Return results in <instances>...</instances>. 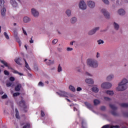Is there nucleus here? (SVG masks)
I'll return each instance as SVG.
<instances>
[{
  "label": "nucleus",
  "instance_id": "nucleus-1",
  "mask_svg": "<svg viewBox=\"0 0 128 128\" xmlns=\"http://www.w3.org/2000/svg\"><path fill=\"white\" fill-rule=\"evenodd\" d=\"M128 80L126 78H124L118 84V86L116 90L118 92H124L128 88Z\"/></svg>",
  "mask_w": 128,
  "mask_h": 128
},
{
  "label": "nucleus",
  "instance_id": "nucleus-2",
  "mask_svg": "<svg viewBox=\"0 0 128 128\" xmlns=\"http://www.w3.org/2000/svg\"><path fill=\"white\" fill-rule=\"evenodd\" d=\"M87 64L92 68H98V62L94 59L87 60Z\"/></svg>",
  "mask_w": 128,
  "mask_h": 128
},
{
  "label": "nucleus",
  "instance_id": "nucleus-3",
  "mask_svg": "<svg viewBox=\"0 0 128 128\" xmlns=\"http://www.w3.org/2000/svg\"><path fill=\"white\" fill-rule=\"evenodd\" d=\"M78 7L80 10H86L88 8V6L84 0H81L79 2Z\"/></svg>",
  "mask_w": 128,
  "mask_h": 128
},
{
  "label": "nucleus",
  "instance_id": "nucleus-4",
  "mask_svg": "<svg viewBox=\"0 0 128 128\" xmlns=\"http://www.w3.org/2000/svg\"><path fill=\"white\" fill-rule=\"evenodd\" d=\"M101 12L104 16L106 18V20H110V14L106 9L102 8L101 10Z\"/></svg>",
  "mask_w": 128,
  "mask_h": 128
},
{
  "label": "nucleus",
  "instance_id": "nucleus-5",
  "mask_svg": "<svg viewBox=\"0 0 128 128\" xmlns=\"http://www.w3.org/2000/svg\"><path fill=\"white\" fill-rule=\"evenodd\" d=\"M31 14L34 16V18H38L40 16V12L35 8H31Z\"/></svg>",
  "mask_w": 128,
  "mask_h": 128
},
{
  "label": "nucleus",
  "instance_id": "nucleus-6",
  "mask_svg": "<svg viewBox=\"0 0 128 128\" xmlns=\"http://www.w3.org/2000/svg\"><path fill=\"white\" fill-rule=\"evenodd\" d=\"M98 30H100V27H96L90 30L88 32V36H94L98 32Z\"/></svg>",
  "mask_w": 128,
  "mask_h": 128
},
{
  "label": "nucleus",
  "instance_id": "nucleus-7",
  "mask_svg": "<svg viewBox=\"0 0 128 128\" xmlns=\"http://www.w3.org/2000/svg\"><path fill=\"white\" fill-rule=\"evenodd\" d=\"M111 83L108 82H104L102 83L101 85L102 88H110L112 86Z\"/></svg>",
  "mask_w": 128,
  "mask_h": 128
},
{
  "label": "nucleus",
  "instance_id": "nucleus-8",
  "mask_svg": "<svg viewBox=\"0 0 128 128\" xmlns=\"http://www.w3.org/2000/svg\"><path fill=\"white\" fill-rule=\"evenodd\" d=\"M87 6L90 8H96V2L92 0H88L87 2Z\"/></svg>",
  "mask_w": 128,
  "mask_h": 128
},
{
  "label": "nucleus",
  "instance_id": "nucleus-9",
  "mask_svg": "<svg viewBox=\"0 0 128 128\" xmlns=\"http://www.w3.org/2000/svg\"><path fill=\"white\" fill-rule=\"evenodd\" d=\"M57 94L60 96H62L64 98H68V94L67 92L64 91H60V92H57Z\"/></svg>",
  "mask_w": 128,
  "mask_h": 128
},
{
  "label": "nucleus",
  "instance_id": "nucleus-10",
  "mask_svg": "<svg viewBox=\"0 0 128 128\" xmlns=\"http://www.w3.org/2000/svg\"><path fill=\"white\" fill-rule=\"evenodd\" d=\"M118 14H119V16H126V10L124 9L120 8L118 10Z\"/></svg>",
  "mask_w": 128,
  "mask_h": 128
},
{
  "label": "nucleus",
  "instance_id": "nucleus-11",
  "mask_svg": "<svg viewBox=\"0 0 128 128\" xmlns=\"http://www.w3.org/2000/svg\"><path fill=\"white\" fill-rule=\"evenodd\" d=\"M114 78V74H110L108 75L106 78V80L108 82H110Z\"/></svg>",
  "mask_w": 128,
  "mask_h": 128
},
{
  "label": "nucleus",
  "instance_id": "nucleus-12",
  "mask_svg": "<svg viewBox=\"0 0 128 128\" xmlns=\"http://www.w3.org/2000/svg\"><path fill=\"white\" fill-rule=\"evenodd\" d=\"M113 28L115 30L118 32V30H120V24L116 23V22H113Z\"/></svg>",
  "mask_w": 128,
  "mask_h": 128
},
{
  "label": "nucleus",
  "instance_id": "nucleus-13",
  "mask_svg": "<svg viewBox=\"0 0 128 128\" xmlns=\"http://www.w3.org/2000/svg\"><path fill=\"white\" fill-rule=\"evenodd\" d=\"M30 20H32V19L28 16H24L23 18V22L24 24H28V22H30Z\"/></svg>",
  "mask_w": 128,
  "mask_h": 128
},
{
  "label": "nucleus",
  "instance_id": "nucleus-14",
  "mask_svg": "<svg viewBox=\"0 0 128 128\" xmlns=\"http://www.w3.org/2000/svg\"><path fill=\"white\" fill-rule=\"evenodd\" d=\"M76 22H78V18L76 16L72 17L70 20V22L72 24H76Z\"/></svg>",
  "mask_w": 128,
  "mask_h": 128
},
{
  "label": "nucleus",
  "instance_id": "nucleus-15",
  "mask_svg": "<svg viewBox=\"0 0 128 128\" xmlns=\"http://www.w3.org/2000/svg\"><path fill=\"white\" fill-rule=\"evenodd\" d=\"M10 4L12 6V8H18V2L16 0H10Z\"/></svg>",
  "mask_w": 128,
  "mask_h": 128
},
{
  "label": "nucleus",
  "instance_id": "nucleus-16",
  "mask_svg": "<svg viewBox=\"0 0 128 128\" xmlns=\"http://www.w3.org/2000/svg\"><path fill=\"white\" fill-rule=\"evenodd\" d=\"M65 14H66L68 18H70V16H72V10L70 9H67L65 11Z\"/></svg>",
  "mask_w": 128,
  "mask_h": 128
},
{
  "label": "nucleus",
  "instance_id": "nucleus-17",
  "mask_svg": "<svg viewBox=\"0 0 128 128\" xmlns=\"http://www.w3.org/2000/svg\"><path fill=\"white\" fill-rule=\"evenodd\" d=\"M1 16L4 18L6 14V7H4L2 10H1Z\"/></svg>",
  "mask_w": 128,
  "mask_h": 128
},
{
  "label": "nucleus",
  "instance_id": "nucleus-18",
  "mask_svg": "<svg viewBox=\"0 0 128 128\" xmlns=\"http://www.w3.org/2000/svg\"><path fill=\"white\" fill-rule=\"evenodd\" d=\"M19 104L20 106H22L23 108H26V104H24V100H22L20 102Z\"/></svg>",
  "mask_w": 128,
  "mask_h": 128
},
{
  "label": "nucleus",
  "instance_id": "nucleus-19",
  "mask_svg": "<svg viewBox=\"0 0 128 128\" xmlns=\"http://www.w3.org/2000/svg\"><path fill=\"white\" fill-rule=\"evenodd\" d=\"M85 82L86 84H92L94 82V80L92 78H87L85 80Z\"/></svg>",
  "mask_w": 128,
  "mask_h": 128
},
{
  "label": "nucleus",
  "instance_id": "nucleus-20",
  "mask_svg": "<svg viewBox=\"0 0 128 128\" xmlns=\"http://www.w3.org/2000/svg\"><path fill=\"white\" fill-rule=\"evenodd\" d=\"M14 36L16 42H18L20 46H22V41H20V38L18 36V34H15Z\"/></svg>",
  "mask_w": 128,
  "mask_h": 128
},
{
  "label": "nucleus",
  "instance_id": "nucleus-21",
  "mask_svg": "<svg viewBox=\"0 0 128 128\" xmlns=\"http://www.w3.org/2000/svg\"><path fill=\"white\" fill-rule=\"evenodd\" d=\"M106 94H108V96H112L113 94H114V92L113 90H108L106 91Z\"/></svg>",
  "mask_w": 128,
  "mask_h": 128
},
{
  "label": "nucleus",
  "instance_id": "nucleus-22",
  "mask_svg": "<svg viewBox=\"0 0 128 128\" xmlns=\"http://www.w3.org/2000/svg\"><path fill=\"white\" fill-rule=\"evenodd\" d=\"M20 88H22V84H17V86L15 87L16 92H20Z\"/></svg>",
  "mask_w": 128,
  "mask_h": 128
},
{
  "label": "nucleus",
  "instance_id": "nucleus-23",
  "mask_svg": "<svg viewBox=\"0 0 128 128\" xmlns=\"http://www.w3.org/2000/svg\"><path fill=\"white\" fill-rule=\"evenodd\" d=\"M110 107L113 110H118V107H116V106L112 104H110Z\"/></svg>",
  "mask_w": 128,
  "mask_h": 128
},
{
  "label": "nucleus",
  "instance_id": "nucleus-24",
  "mask_svg": "<svg viewBox=\"0 0 128 128\" xmlns=\"http://www.w3.org/2000/svg\"><path fill=\"white\" fill-rule=\"evenodd\" d=\"M92 92H94L96 93V92H98L99 90H98V87L95 86V87H92Z\"/></svg>",
  "mask_w": 128,
  "mask_h": 128
},
{
  "label": "nucleus",
  "instance_id": "nucleus-25",
  "mask_svg": "<svg viewBox=\"0 0 128 128\" xmlns=\"http://www.w3.org/2000/svg\"><path fill=\"white\" fill-rule=\"evenodd\" d=\"M0 62H1L2 64H4V66H6L7 68H8V69L11 68L10 67V66H8V62H6V61L1 60Z\"/></svg>",
  "mask_w": 128,
  "mask_h": 128
},
{
  "label": "nucleus",
  "instance_id": "nucleus-26",
  "mask_svg": "<svg viewBox=\"0 0 128 128\" xmlns=\"http://www.w3.org/2000/svg\"><path fill=\"white\" fill-rule=\"evenodd\" d=\"M15 112H16V118H18L19 120L20 118V114H18V110L17 108L15 109Z\"/></svg>",
  "mask_w": 128,
  "mask_h": 128
},
{
  "label": "nucleus",
  "instance_id": "nucleus-27",
  "mask_svg": "<svg viewBox=\"0 0 128 128\" xmlns=\"http://www.w3.org/2000/svg\"><path fill=\"white\" fill-rule=\"evenodd\" d=\"M94 106H98V104H100V101L96 99L94 100Z\"/></svg>",
  "mask_w": 128,
  "mask_h": 128
},
{
  "label": "nucleus",
  "instance_id": "nucleus-28",
  "mask_svg": "<svg viewBox=\"0 0 128 128\" xmlns=\"http://www.w3.org/2000/svg\"><path fill=\"white\" fill-rule=\"evenodd\" d=\"M69 90H71V92H76V88L72 85H70L69 86Z\"/></svg>",
  "mask_w": 128,
  "mask_h": 128
},
{
  "label": "nucleus",
  "instance_id": "nucleus-29",
  "mask_svg": "<svg viewBox=\"0 0 128 128\" xmlns=\"http://www.w3.org/2000/svg\"><path fill=\"white\" fill-rule=\"evenodd\" d=\"M0 6H1V8H5L4 0H0Z\"/></svg>",
  "mask_w": 128,
  "mask_h": 128
},
{
  "label": "nucleus",
  "instance_id": "nucleus-30",
  "mask_svg": "<svg viewBox=\"0 0 128 128\" xmlns=\"http://www.w3.org/2000/svg\"><path fill=\"white\" fill-rule=\"evenodd\" d=\"M22 58H16L15 62L18 64H20V62Z\"/></svg>",
  "mask_w": 128,
  "mask_h": 128
},
{
  "label": "nucleus",
  "instance_id": "nucleus-31",
  "mask_svg": "<svg viewBox=\"0 0 128 128\" xmlns=\"http://www.w3.org/2000/svg\"><path fill=\"white\" fill-rule=\"evenodd\" d=\"M24 60L25 62V66L26 68L28 70H30V66H28V62H26V60L24 59Z\"/></svg>",
  "mask_w": 128,
  "mask_h": 128
},
{
  "label": "nucleus",
  "instance_id": "nucleus-32",
  "mask_svg": "<svg viewBox=\"0 0 128 128\" xmlns=\"http://www.w3.org/2000/svg\"><path fill=\"white\" fill-rule=\"evenodd\" d=\"M122 108H128V103H122L120 104Z\"/></svg>",
  "mask_w": 128,
  "mask_h": 128
},
{
  "label": "nucleus",
  "instance_id": "nucleus-33",
  "mask_svg": "<svg viewBox=\"0 0 128 128\" xmlns=\"http://www.w3.org/2000/svg\"><path fill=\"white\" fill-rule=\"evenodd\" d=\"M62 66H60V64H59L58 67V72H62Z\"/></svg>",
  "mask_w": 128,
  "mask_h": 128
},
{
  "label": "nucleus",
  "instance_id": "nucleus-34",
  "mask_svg": "<svg viewBox=\"0 0 128 128\" xmlns=\"http://www.w3.org/2000/svg\"><path fill=\"white\" fill-rule=\"evenodd\" d=\"M47 64L50 66V64H54V60H48L46 62Z\"/></svg>",
  "mask_w": 128,
  "mask_h": 128
},
{
  "label": "nucleus",
  "instance_id": "nucleus-35",
  "mask_svg": "<svg viewBox=\"0 0 128 128\" xmlns=\"http://www.w3.org/2000/svg\"><path fill=\"white\" fill-rule=\"evenodd\" d=\"M14 74H18L19 76H24V74L22 73L19 72L16 70H14L13 71Z\"/></svg>",
  "mask_w": 128,
  "mask_h": 128
},
{
  "label": "nucleus",
  "instance_id": "nucleus-36",
  "mask_svg": "<svg viewBox=\"0 0 128 128\" xmlns=\"http://www.w3.org/2000/svg\"><path fill=\"white\" fill-rule=\"evenodd\" d=\"M104 100H105L106 102H110V100H112V98L109 97L104 96Z\"/></svg>",
  "mask_w": 128,
  "mask_h": 128
},
{
  "label": "nucleus",
  "instance_id": "nucleus-37",
  "mask_svg": "<svg viewBox=\"0 0 128 128\" xmlns=\"http://www.w3.org/2000/svg\"><path fill=\"white\" fill-rule=\"evenodd\" d=\"M84 104L88 108H92V105L90 103L85 102Z\"/></svg>",
  "mask_w": 128,
  "mask_h": 128
},
{
  "label": "nucleus",
  "instance_id": "nucleus-38",
  "mask_svg": "<svg viewBox=\"0 0 128 128\" xmlns=\"http://www.w3.org/2000/svg\"><path fill=\"white\" fill-rule=\"evenodd\" d=\"M102 2L106 6H108L110 4V1L108 0H102Z\"/></svg>",
  "mask_w": 128,
  "mask_h": 128
},
{
  "label": "nucleus",
  "instance_id": "nucleus-39",
  "mask_svg": "<svg viewBox=\"0 0 128 128\" xmlns=\"http://www.w3.org/2000/svg\"><path fill=\"white\" fill-rule=\"evenodd\" d=\"M4 35L5 36L6 40H8L10 38V36H8V34L6 32L4 33Z\"/></svg>",
  "mask_w": 128,
  "mask_h": 128
},
{
  "label": "nucleus",
  "instance_id": "nucleus-40",
  "mask_svg": "<svg viewBox=\"0 0 128 128\" xmlns=\"http://www.w3.org/2000/svg\"><path fill=\"white\" fill-rule=\"evenodd\" d=\"M97 42H98V44H102L104 43V42L103 40H98Z\"/></svg>",
  "mask_w": 128,
  "mask_h": 128
},
{
  "label": "nucleus",
  "instance_id": "nucleus-41",
  "mask_svg": "<svg viewBox=\"0 0 128 128\" xmlns=\"http://www.w3.org/2000/svg\"><path fill=\"white\" fill-rule=\"evenodd\" d=\"M12 82H8L6 84V86H8V88H10V86H12Z\"/></svg>",
  "mask_w": 128,
  "mask_h": 128
},
{
  "label": "nucleus",
  "instance_id": "nucleus-42",
  "mask_svg": "<svg viewBox=\"0 0 128 128\" xmlns=\"http://www.w3.org/2000/svg\"><path fill=\"white\" fill-rule=\"evenodd\" d=\"M58 39H54L52 41V44H56L58 42Z\"/></svg>",
  "mask_w": 128,
  "mask_h": 128
},
{
  "label": "nucleus",
  "instance_id": "nucleus-43",
  "mask_svg": "<svg viewBox=\"0 0 128 128\" xmlns=\"http://www.w3.org/2000/svg\"><path fill=\"white\" fill-rule=\"evenodd\" d=\"M86 76H90L91 78L93 76L92 74H90L88 72H86Z\"/></svg>",
  "mask_w": 128,
  "mask_h": 128
},
{
  "label": "nucleus",
  "instance_id": "nucleus-44",
  "mask_svg": "<svg viewBox=\"0 0 128 128\" xmlns=\"http://www.w3.org/2000/svg\"><path fill=\"white\" fill-rule=\"evenodd\" d=\"M20 94V92H15L13 94V96H18Z\"/></svg>",
  "mask_w": 128,
  "mask_h": 128
},
{
  "label": "nucleus",
  "instance_id": "nucleus-45",
  "mask_svg": "<svg viewBox=\"0 0 128 128\" xmlns=\"http://www.w3.org/2000/svg\"><path fill=\"white\" fill-rule=\"evenodd\" d=\"M2 98L3 100H4L6 98H8V95H6V94H4L2 96Z\"/></svg>",
  "mask_w": 128,
  "mask_h": 128
},
{
  "label": "nucleus",
  "instance_id": "nucleus-46",
  "mask_svg": "<svg viewBox=\"0 0 128 128\" xmlns=\"http://www.w3.org/2000/svg\"><path fill=\"white\" fill-rule=\"evenodd\" d=\"M76 70H77L78 72H82V69L80 67H77L76 68Z\"/></svg>",
  "mask_w": 128,
  "mask_h": 128
},
{
  "label": "nucleus",
  "instance_id": "nucleus-47",
  "mask_svg": "<svg viewBox=\"0 0 128 128\" xmlns=\"http://www.w3.org/2000/svg\"><path fill=\"white\" fill-rule=\"evenodd\" d=\"M38 86H44V83H42V82H38Z\"/></svg>",
  "mask_w": 128,
  "mask_h": 128
},
{
  "label": "nucleus",
  "instance_id": "nucleus-48",
  "mask_svg": "<svg viewBox=\"0 0 128 128\" xmlns=\"http://www.w3.org/2000/svg\"><path fill=\"white\" fill-rule=\"evenodd\" d=\"M15 80L14 77L13 76H11L10 78V82H14Z\"/></svg>",
  "mask_w": 128,
  "mask_h": 128
},
{
  "label": "nucleus",
  "instance_id": "nucleus-49",
  "mask_svg": "<svg viewBox=\"0 0 128 128\" xmlns=\"http://www.w3.org/2000/svg\"><path fill=\"white\" fill-rule=\"evenodd\" d=\"M100 57V52H97L96 54V58H98Z\"/></svg>",
  "mask_w": 128,
  "mask_h": 128
},
{
  "label": "nucleus",
  "instance_id": "nucleus-50",
  "mask_svg": "<svg viewBox=\"0 0 128 128\" xmlns=\"http://www.w3.org/2000/svg\"><path fill=\"white\" fill-rule=\"evenodd\" d=\"M30 124L28 123L26 124V125L24 126L23 128H30Z\"/></svg>",
  "mask_w": 128,
  "mask_h": 128
},
{
  "label": "nucleus",
  "instance_id": "nucleus-51",
  "mask_svg": "<svg viewBox=\"0 0 128 128\" xmlns=\"http://www.w3.org/2000/svg\"><path fill=\"white\" fill-rule=\"evenodd\" d=\"M82 128H86V124L84 123V122H82Z\"/></svg>",
  "mask_w": 128,
  "mask_h": 128
},
{
  "label": "nucleus",
  "instance_id": "nucleus-52",
  "mask_svg": "<svg viewBox=\"0 0 128 128\" xmlns=\"http://www.w3.org/2000/svg\"><path fill=\"white\" fill-rule=\"evenodd\" d=\"M4 74H6V76H9V74H10V72H9L8 70H5L4 71Z\"/></svg>",
  "mask_w": 128,
  "mask_h": 128
},
{
  "label": "nucleus",
  "instance_id": "nucleus-53",
  "mask_svg": "<svg viewBox=\"0 0 128 128\" xmlns=\"http://www.w3.org/2000/svg\"><path fill=\"white\" fill-rule=\"evenodd\" d=\"M110 128H120V126L116 125L115 126H110Z\"/></svg>",
  "mask_w": 128,
  "mask_h": 128
},
{
  "label": "nucleus",
  "instance_id": "nucleus-54",
  "mask_svg": "<svg viewBox=\"0 0 128 128\" xmlns=\"http://www.w3.org/2000/svg\"><path fill=\"white\" fill-rule=\"evenodd\" d=\"M102 128H110V125H104Z\"/></svg>",
  "mask_w": 128,
  "mask_h": 128
},
{
  "label": "nucleus",
  "instance_id": "nucleus-55",
  "mask_svg": "<svg viewBox=\"0 0 128 128\" xmlns=\"http://www.w3.org/2000/svg\"><path fill=\"white\" fill-rule=\"evenodd\" d=\"M72 48H68L66 49L67 52H72Z\"/></svg>",
  "mask_w": 128,
  "mask_h": 128
},
{
  "label": "nucleus",
  "instance_id": "nucleus-56",
  "mask_svg": "<svg viewBox=\"0 0 128 128\" xmlns=\"http://www.w3.org/2000/svg\"><path fill=\"white\" fill-rule=\"evenodd\" d=\"M22 30H23V34H24L25 36H28V34L26 33V32L25 31L24 28H22Z\"/></svg>",
  "mask_w": 128,
  "mask_h": 128
},
{
  "label": "nucleus",
  "instance_id": "nucleus-57",
  "mask_svg": "<svg viewBox=\"0 0 128 128\" xmlns=\"http://www.w3.org/2000/svg\"><path fill=\"white\" fill-rule=\"evenodd\" d=\"M82 90V88H80V87H78L76 88L77 92H80V90Z\"/></svg>",
  "mask_w": 128,
  "mask_h": 128
},
{
  "label": "nucleus",
  "instance_id": "nucleus-58",
  "mask_svg": "<svg viewBox=\"0 0 128 128\" xmlns=\"http://www.w3.org/2000/svg\"><path fill=\"white\" fill-rule=\"evenodd\" d=\"M32 36L30 38V44H34V40H32Z\"/></svg>",
  "mask_w": 128,
  "mask_h": 128
},
{
  "label": "nucleus",
  "instance_id": "nucleus-59",
  "mask_svg": "<svg viewBox=\"0 0 128 128\" xmlns=\"http://www.w3.org/2000/svg\"><path fill=\"white\" fill-rule=\"evenodd\" d=\"M41 116H44V112L42 110L41 111Z\"/></svg>",
  "mask_w": 128,
  "mask_h": 128
},
{
  "label": "nucleus",
  "instance_id": "nucleus-60",
  "mask_svg": "<svg viewBox=\"0 0 128 128\" xmlns=\"http://www.w3.org/2000/svg\"><path fill=\"white\" fill-rule=\"evenodd\" d=\"M101 110H106V106H102L101 107Z\"/></svg>",
  "mask_w": 128,
  "mask_h": 128
},
{
  "label": "nucleus",
  "instance_id": "nucleus-61",
  "mask_svg": "<svg viewBox=\"0 0 128 128\" xmlns=\"http://www.w3.org/2000/svg\"><path fill=\"white\" fill-rule=\"evenodd\" d=\"M56 70V68L53 67L50 69V70Z\"/></svg>",
  "mask_w": 128,
  "mask_h": 128
},
{
  "label": "nucleus",
  "instance_id": "nucleus-62",
  "mask_svg": "<svg viewBox=\"0 0 128 128\" xmlns=\"http://www.w3.org/2000/svg\"><path fill=\"white\" fill-rule=\"evenodd\" d=\"M34 70H38V66H36V67H34Z\"/></svg>",
  "mask_w": 128,
  "mask_h": 128
},
{
  "label": "nucleus",
  "instance_id": "nucleus-63",
  "mask_svg": "<svg viewBox=\"0 0 128 128\" xmlns=\"http://www.w3.org/2000/svg\"><path fill=\"white\" fill-rule=\"evenodd\" d=\"M112 114L114 116H116V113L114 112H112Z\"/></svg>",
  "mask_w": 128,
  "mask_h": 128
},
{
  "label": "nucleus",
  "instance_id": "nucleus-64",
  "mask_svg": "<svg viewBox=\"0 0 128 128\" xmlns=\"http://www.w3.org/2000/svg\"><path fill=\"white\" fill-rule=\"evenodd\" d=\"M0 94H4V92L2 90H0Z\"/></svg>",
  "mask_w": 128,
  "mask_h": 128
}]
</instances>
